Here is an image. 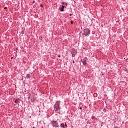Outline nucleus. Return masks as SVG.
<instances>
[{
  "instance_id": "f257e3e1",
  "label": "nucleus",
  "mask_w": 128,
  "mask_h": 128,
  "mask_svg": "<svg viewBox=\"0 0 128 128\" xmlns=\"http://www.w3.org/2000/svg\"><path fill=\"white\" fill-rule=\"evenodd\" d=\"M60 101H57L55 104L54 106V110L56 112V114H60Z\"/></svg>"
},
{
  "instance_id": "f03ea898",
  "label": "nucleus",
  "mask_w": 128,
  "mask_h": 128,
  "mask_svg": "<svg viewBox=\"0 0 128 128\" xmlns=\"http://www.w3.org/2000/svg\"><path fill=\"white\" fill-rule=\"evenodd\" d=\"M50 124L53 128H58V122L56 120H52Z\"/></svg>"
},
{
  "instance_id": "7ed1b4c3",
  "label": "nucleus",
  "mask_w": 128,
  "mask_h": 128,
  "mask_svg": "<svg viewBox=\"0 0 128 128\" xmlns=\"http://www.w3.org/2000/svg\"><path fill=\"white\" fill-rule=\"evenodd\" d=\"M84 36H88V35L90 34V30H88V28L84 29Z\"/></svg>"
},
{
  "instance_id": "20e7f679",
  "label": "nucleus",
  "mask_w": 128,
  "mask_h": 128,
  "mask_svg": "<svg viewBox=\"0 0 128 128\" xmlns=\"http://www.w3.org/2000/svg\"><path fill=\"white\" fill-rule=\"evenodd\" d=\"M77 53H78V50L76 48L72 49V52H71L72 54V57L76 56V54Z\"/></svg>"
},
{
  "instance_id": "39448f33",
  "label": "nucleus",
  "mask_w": 128,
  "mask_h": 128,
  "mask_svg": "<svg viewBox=\"0 0 128 128\" xmlns=\"http://www.w3.org/2000/svg\"><path fill=\"white\" fill-rule=\"evenodd\" d=\"M81 62L84 66H86V60L81 59Z\"/></svg>"
},
{
  "instance_id": "423d86ee",
  "label": "nucleus",
  "mask_w": 128,
  "mask_h": 128,
  "mask_svg": "<svg viewBox=\"0 0 128 128\" xmlns=\"http://www.w3.org/2000/svg\"><path fill=\"white\" fill-rule=\"evenodd\" d=\"M64 6H62V8H60V12H64Z\"/></svg>"
},
{
  "instance_id": "0eeeda50",
  "label": "nucleus",
  "mask_w": 128,
  "mask_h": 128,
  "mask_svg": "<svg viewBox=\"0 0 128 128\" xmlns=\"http://www.w3.org/2000/svg\"><path fill=\"white\" fill-rule=\"evenodd\" d=\"M62 4H64V6H68V3L66 2H62Z\"/></svg>"
},
{
  "instance_id": "6e6552de",
  "label": "nucleus",
  "mask_w": 128,
  "mask_h": 128,
  "mask_svg": "<svg viewBox=\"0 0 128 128\" xmlns=\"http://www.w3.org/2000/svg\"><path fill=\"white\" fill-rule=\"evenodd\" d=\"M26 76L28 78H30V74H27Z\"/></svg>"
},
{
  "instance_id": "1a4fd4ad",
  "label": "nucleus",
  "mask_w": 128,
  "mask_h": 128,
  "mask_svg": "<svg viewBox=\"0 0 128 128\" xmlns=\"http://www.w3.org/2000/svg\"><path fill=\"white\" fill-rule=\"evenodd\" d=\"M60 128H64V124L62 123L60 124Z\"/></svg>"
},
{
  "instance_id": "9d476101",
  "label": "nucleus",
  "mask_w": 128,
  "mask_h": 128,
  "mask_svg": "<svg viewBox=\"0 0 128 128\" xmlns=\"http://www.w3.org/2000/svg\"><path fill=\"white\" fill-rule=\"evenodd\" d=\"M15 104H18V100L16 99L14 101Z\"/></svg>"
},
{
  "instance_id": "9b49d317",
  "label": "nucleus",
  "mask_w": 128,
  "mask_h": 128,
  "mask_svg": "<svg viewBox=\"0 0 128 128\" xmlns=\"http://www.w3.org/2000/svg\"><path fill=\"white\" fill-rule=\"evenodd\" d=\"M103 112H106V108H104L103 109Z\"/></svg>"
},
{
  "instance_id": "f8f14e48",
  "label": "nucleus",
  "mask_w": 128,
  "mask_h": 128,
  "mask_svg": "<svg viewBox=\"0 0 128 128\" xmlns=\"http://www.w3.org/2000/svg\"><path fill=\"white\" fill-rule=\"evenodd\" d=\"M94 118H96V116H92V120H94Z\"/></svg>"
},
{
  "instance_id": "ddd939ff",
  "label": "nucleus",
  "mask_w": 128,
  "mask_h": 128,
  "mask_svg": "<svg viewBox=\"0 0 128 128\" xmlns=\"http://www.w3.org/2000/svg\"><path fill=\"white\" fill-rule=\"evenodd\" d=\"M21 34H24V32L22 30L21 32Z\"/></svg>"
},
{
  "instance_id": "4468645a",
  "label": "nucleus",
  "mask_w": 128,
  "mask_h": 128,
  "mask_svg": "<svg viewBox=\"0 0 128 128\" xmlns=\"http://www.w3.org/2000/svg\"><path fill=\"white\" fill-rule=\"evenodd\" d=\"M40 8H42V6H44V5L42 4H40Z\"/></svg>"
},
{
  "instance_id": "2eb2a0df",
  "label": "nucleus",
  "mask_w": 128,
  "mask_h": 128,
  "mask_svg": "<svg viewBox=\"0 0 128 128\" xmlns=\"http://www.w3.org/2000/svg\"><path fill=\"white\" fill-rule=\"evenodd\" d=\"M71 24H74V22H72V20H71Z\"/></svg>"
},
{
  "instance_id": "dca6fc26",
  "label": "nucleus",
  "mask_w": 128,
  "mask_h": 128,
  "mask_svg": "<svg viewBox=\"0 0 128 128\" xmlns=\"http://www.w3.org/2000/svg\"><path fill=\"white\" fill-rule=\"evenodd\" d=\"M65 126H66V127L68 126V124H65Z\"/></svg>"
},
{
  "instance_id": "f3484780",
  "label": "nucleus",
  "mask_w": 128,
  "mask_h": 128,
  "mask_svg": "<svg viewBox=\"0 0 128 128\" xmlns=\"http://www.w3.org/2000/svg\"><path fill=\"white\" fill-rule=\"evenodd\" d=\"M82 107L80 108V110H82Z\"/></svg>"
},
{
  "instance_id": "a211bd4d",
  "label": "nucleus",
  "mask_w": 128,
  "mask_h": 128,
  "mask_svg": "<svg viewBox=\"0 0 128 128\" xmlns=\"http://www.w3.org/2000/svg\"><path fill=\"white\" fill-rule=\"evenodd\" d=\"M28 100H30V96H29V97H28Z\"/></svg>"
},
{
  "instance_id": "6ab92c4d",
  "label": "nucleus",
  "mask_w": 128,
  "mask_h": 128,
  "mask_svg": "<svg viewBox=\"0 0 128 128\" xmlns=\"http://www.w3.org/2000/svg\"><path fill=\"white\" fill-rule=\"evenodd\" d=\"M73 63L74 64V61H73Z\"/></svg>"
},
{
  "instance_id": "aec40b11",
  "label": "nucleus",
  "mask_w": 128,
  "mask_h": 128,
  "mask_svg": "<svg viewBox=\"0 0 128 128\" xmlns=\"http://www.w3.org/2000/svg\"><path fill=\"white\" fill-rule=\"evenodd\" d=\"M72 16V14H70V16Z\"/></svg>"
},
{
  "instance_id": "412c9836",
  "label": "nucleus",
  "mask_w": 128,
  "mask_h": 128,
  "mask_svg": "<svg viewBox=\"0 0 128 128\" xmlns=\"http://www.w3.org/2000/svg\"><path fill=\"white\" fill-rule=\"evenodd\" d=\"M96 94H94V96H96Z\"/></svg>"
},
{
  "instance_id": "4be33fe9",
  "label": "nucleus",
  "mask_w": 128,
  "mask_h": 128,
  "mask_svg": "<svg viewBox=\"0 0 128 128\" xmlns=\"http://www.w3.org/2000/svg\"><path fill=\"white\" fill-rule=\"evenodd\" d=\"M32 128H34V127H33Z\"/></svg>"
}]
</instances>
